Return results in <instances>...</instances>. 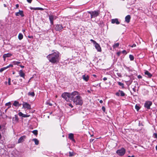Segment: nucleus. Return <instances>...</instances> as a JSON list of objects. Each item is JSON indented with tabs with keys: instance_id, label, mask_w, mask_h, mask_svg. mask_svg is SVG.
<instances>
[{
	"instance_id": "1",
	"label": "nucleus",
	"mask_w": 157,
	"mask_h": 157,
	"mask_svg": "<svg viewBox=\"0 0 157 157\" xmlns=\"http://www.w3.org/2000/svg\"><path fill=\"white\" fill-rule=\"evenodd\" d=\"M61 96L67 101L72 100L76 105H81L83 103L82 98L77 91H74L71 93L64 92L62 94Z\"/></svg>"
},
{
	"instance_id": "2",
	"label": "nucleus",
	"mask_w": 157,
	"mask_h": 157,
	"mask_svg": "<svg viewBox=\"0 0 157 157\" xmlns=\"http://www.w3.org/2000/svg\"><path fill=\"white\" fill-rule=\"evenodd\" d=\"M53 52L47 56V58L49 62L53 64L57 63L59 62L60 59V54L58 51H53Z\"/></svg>"
},
{
	"instance_id": "3",
	"label": "nucleus",
	"mask_w": 157,
	"mask_h": 157,
	"mask_svg": "<svg viewBox=\"0 0 157 157\" xmlns=\"http://www.w3.org/2000/svg\"><path fill=\"white\" fill-rule=\"evenodd\" d=\"M87 13L90 14L91 15V18H94L97 17L100 13L99 10H94V11H88Z\"/></svg>"
},
{
	"instance_id": "4",
	"label": "nucleus",
	"mask_w": 157,
	"mask_h": 157,
	"mask_svg": "<svg viewBox=\"0 0 157 157\" xmlns=\"http://www.w3.org/2000/svg\"><path fill=\"white\" fill-rule=\"evenodd\" d=\"M116 152L120 156H122L125 154V150L124 148H122L117 150Z\"/></svg>"
},
{
	"instance_id": "5",
	"label": "nucleus",
	"mask_w": 157,
	"mask_h": 157,
	"mask_svg": "<svg viewBox=\"0 0 157 157\" xmlns=\"http://www.w3.org/2000/svg\"><path fill=\"white\" fill-rule=\"evenodd\" d=\"M152 103L150 101H147L144 104L145 107L148 109H149L150 108V106L152 105Z\"/></svg>"
},
{
	"instance_id": "6",
	"label": "nucleus",
	"mask_w": 157,
	"mask_h": 157,
	"mask_svg": "<svg viewBox=\"0 0 157 157\" xmlns=\"http://www.w3.org/2000/svg\"><path fill=\"white\" fill-rule=\"evenodd\" d=\"M23 107L25 109H31L30 105L27 102H23Z\"/></svg>"
},
{
	"instance_id": "7",
	"label": "nucleus",
	"mask_w": 157,
	"mask_h": 157,
	"mask_svg": "<svg viewBox=\"0 0 157 157\" xmlns=\"http://www.w3.org/2000/svg\"><path fill=\"white\" fill-rule=\"evenodd\" d=\"M63 29V27L62 25H57L55 27V29L56 31H61Z\"/></svg>"
},
{
	"instance_id": "8",
	"label": "nucleus",
	"mask_w": 157,
	"mask_h": 157,
	"mask_svg": "<svg viewBox=\"0 0 157 157\" xmlns=\"http://www.w3.org/2000/svg\"><path fill=\"white\" fill-rule=\"evenodd\" d=\"M56 16H54L52 15H50L49 16V19L50 21V23L52 25L53 24V21L54 19H56Z\"/></svg>"
},
{
	"instance_id": "9",
	"label": "nucleus",
	"mask_w": 157,
	"mask_h": 157,
	"mask_svg": "<svg viewBox=\"0 0 157 157\" xmlns=\"http://www.w3.org/2000/svg\"><path fill=\"white\" fill-rule=\"evenodd\" d=\"M26 136H21L18 140L17 143L19 144L21 143L24 141V139L26 138Z\"/></svg>"
},
{
	"instance_id": "10",
	"label": "nucleus",
	"mask_w": 157,
	"mask_h": 157,
	"mask_svg": "<svg viewBox=\"0 0 157 157\" xmlns=\"http://www.w3.org/2000/svg\"><path fill=\"white\" fill-rule=\"evenodd\" d=\"M95 47L98 51L100 52L101 51V48L100 45L97 42L94 44Z\"/></svg>"
},
{
	"instance_id": "11",
	"label": "nucleus",
	"mask_w": 157,
	"mask_h": 157,
	"mask_svg": "<svg viewBox=\"0 0 157 157\" xmlns=\"http://www.w3.org/2000/svg\"><path fill=\"white\" fill-rule=\"evenodd\" d=\"M15 15L17 16H18L19 15H20L22 17L24 16V14L23 13V11L20 10H19V12L16 13Z\"/></svg>"
},
{
	"instance_id": "12",
	"label": "nucleus",
	"mask_w": 157,
	"mask_h": 157,
	"mask_svg": "<svg viewBox=\"0 0 157 157\" xmlns=\"http://www.w3.org/2000/svg\"><path fill=\"white\" fill-rule=\"evenodd\" d=\"M111 23L112 24L116 23L117 25L120 24V22L118 21V19L117 18L112 19L111 20Z\"/></svg>"
},
{
	"instance_id": "13",
	"label": "nucleus",
	"mask_w": 157,
	"mask_h": 157,
	"mask_svg": "<svg viewBox=\"0 0 157 157\" xmlns=\"http://www.w3.org/2000/svg\"><path fill=\"white\" fill-rule=\"evenodd\" d=\"M12 55V54L11 53H8L7 54H5L3 55V57L4 59V61L5 60L6 58L9 57H10Z\"/></svg>"
},
{
	"instance_id": "14",
	"label": "nucleus",
	"mask_w": 157,
	"mask_h": 157,
	"mask_svg": "<svg viewBox=\"0 0 157 157\" xmlns=\"http://www.w3.org/2000/svg\"><path fill=\"white\" fill-rule=\"evenodd\" d=\"M131 17L130 15H128L125 17V21L128 23L130 22Z\"/></svg>"
},
{
	"instance_id": "15",
	"label": "nucleus",
	"mask_w": 157,
	"mask_h": 157,
	"mask_svg": "<svg viewBox=\"0 0 157 157\" xmlns=\"http://www.w3.org/2000/svg\"><path fill=\"white\" fill-rule=\"evenodd\" d=\"M19 73L21 77H23L24 78H25V74L23 72V71L22 70H21L19 71Z\"/></svg>"
},
{
	"instance_id": "16",
	"label": "nucleus",
	"mask_w": 157,
	"mask_h": 157,
	"mask_svg": "<svg viewBox=\"0 0 157 157\" xmlns=\"http://www.w3.org/2000/svg\"><path fill=\"white\" fill-rule=\"evenodd\" d=\"M69 138L73 141H75V140L74 139V135L73 134L71 133L69 135Z\"/></svg>"
},
{
	"instance_id": "17",
	"label": "nucleus",
	"mask_w": 157,
	"mask_h": 157,
	"mask_svg": "<svg viewBox=\"0 0 157 157\" xmlns=\"http://www.w3.org/2000/svg\"><path fill=\"white\" fill-rule=\"evenodd\" d=\"M82 78L84 80L87 82L89 80V76L88 75L86 76L85 75H84L82 76Z\"/></svg>"
},
{
	"instance_id": "18",
	"label": "nucleus",
	"mask_w": 157,
	"mask_h": 157,
	"mask_svg": "<svg viewBox=\"0 0 157 157\" xmlns=\"http://www.w3.org/2000/svg\"><path fill=\"white\" fill-rule=\"evenodd\" d=\"M13 121L15 122H18V118L17 116V115H15L14 117H13Z\"/></svg>"
},
{
	"instance_id": "19",
	"label": "nucleus",
	"mask_w": 157,
	"mask_h": 157,
	"mask_svg": "<svg viewBox=\"0 0 157 157\" xmlns=\"http://www.w3.org/2000/svg\"><path fill=\"white\" fill-rule=\"evenodd\" d=\"M32 140L34 142L35 144L38 145L39 144V140L36 138L33 139Z\"/></svg>"
},
{
	"instance_id": "20",
	"label": "nucleus",
	"mask_w": 157,
	"mask_h": 157,
	"mask_svg": "<svg viewBox=\"0 0 157 157\" xmlns=\"http://www.w3.org/2000/svg\"><path fill=\"white\" fill-rule=\"evenodd\" d=\"M145 74L146 75H147L149 77H151L152 76V75H151V74L147 71H145Z\"/></svg>"
},
{
	"instance_id": "21",
	"label": "nucleus",
	"mask_w": 157,
	"mask_h": 157,
	"mask_svg": "<svg viewBox=\"0 0 157 157\" xmlns=\"http://www.w3.org/2000/svg\"><path fill=\"white\" fill-rule=\"evenodd\" d=\"M119 92L120 93V95L121 96L123 97L125 96V94L122 91L119 90Z\"/></svg>"
},
{
	"instance_id": "22",
	"label": "nucleus",
	"mask_w": 157,
	"mask_h": 157,
	"mask_svg": "<svg viewBox=\"0 0 157 157\" xmlns=\"http://www.w3.org/2000/svg\"><path fill=\"white\" fill-rule=\"evenodd\" d=\"M28 95L29 96H31L32 97H34L35 96V94L33 92H29L28 93Z\"/></svg>"
},
{
	"instance_id": "23",
	"label": "nucleus",
	"mask_w": 157,
	"mask_h": 157,
	"mask_svg": "<svg viewBox=\"0 0 157 157\" xmlns=\"http://www.w3.org/2000/svg\"><path fill=\"white\" fill-rule=\"evenodd\" d=\"M18 39L20 40L22 39L23 38V35L21 33H19L18 36Z\"/></svg>"
},
{
	"instance_id": "24",
	"label": "nucleus",
	"mask_w": 157,
	"mask_h": 157,
	"mask_svg": "<svg viewBox=\"0 0 157 157\" xmlns=\"http://www.w3.org/2000/svg\"><path fill=\"white\" fill-rule=\"evenodd\" d=\"M117 83L119 86H122V88H124V84L123 83L120 82H117Z\"/></svg>"
},
{
	"instance_id": "25",
	"label": "nucleus",
	"mask_w": 157,
	"mask_h": 157,
	"mask_svg": "<svg viewBox=\"0 0 157 157\" xmlns=\"http://www.w3.org/2000/svg\"><path fill=\"white\" fill-rule=\"evenodd\" d=\"M69 156L70 157L74 156L75 155V153L73 152H69Z\"/></svg>"
},
{
	"instance_id": "26",
	"label": "nucleus",
	"mask_w": 157,
	"mask_h": 157,
	"mask_svg": "<svg viewBox=\"0 0 157 157\" xmlns=\"http://www.w3.org/2000/svg\"><path fill=\"white\" fill-rule=\"evenodd\" d=\"M19 102L17 101H15L13 103V105L15 106H17L19 104Z\"/></svg>"
},
{
	"instance_id": "27",
	"label": "nucleus",
	"mask_w": 157,
	"mask_h": 157,
	"mask_svg": "<svg viewBox=\"0 0 157 157\" xmlns=\"http://www.w3.org/2000/svg\"><path fill=\"white\" fill-rule=\"evenodd\" d=\"M119 45V43H117L115 44L113 46V48H115L118 47Z\"/></svg>"
},
{
	"instance_id": "28",
	"label": "nucleus",
	"mask_w": 157,
	"mask_h": 157,
	"mask_svg": "<svg viewBox=\"0 0 157 157\" xmlns=\"http://www.w3.org/2000/svg\"><path fill=\"white\" fill-rule=\"evenodd\" d=\"M33 134L35 135H36L38 134V131L37 130H34L32 131Z\"/></svg>"
},
{
	"instance_id": "29",
	"label": "nucleus",
	"mask_w": 157,
	"mask_h": 157,
	"mask_svg": "<svg viewBox=\"0 0 157 157\" xmlns=\"http://www.w3.org/2000/svg\"><path fill=\"white\" fill-rule=\"evenodd\" d=\"M129 58L131 60H133L134 59V57L132 55H129Z\"/></svg>"
},
{
	"instance_id": "30",
	"label": "nucleus",
	"mask_w": 157,
	"mask_h": 157,
	"mask_svg": "<svg viewBox=\"0 0 157 157\" xmlns=\"http://www.w3.org/2000/svg\"><path fill=\"white\" fill-rule=\"evenodd\" d=\"M6 67H3L2 68H1L0 69V72H2V71H3L4 70H5V69H6Z\"/></svg>"
},
{
	"instance_id": "31",
	"label": "nucleus",
	"mask_w": 157,
	"mask_h": 157,
	"mask_svg": "<svg viewBox=\"0 0 157 157\" xmlns=\"http://www.w3.org/2000/svg\"><path fill=\"white\" fill-rule=\"evenodd\" d=\"M135 108L137 111H138L140 109V107L139 106L136 105L135 106Z\"/></svg>"
},
{
	"instance_id": "32",
	"label": "nucleus",
	"mask_w": 157,
	"mask_h": 157,
	"mask_svg": "<svg viewBox=\"0 0 157 157\" xmlns=\"http://www.w3.org/2000/svg\"><path fill=\"white\" fill-rule=\"evenodd\" d=\"M30 9L31 10H39V7H37V8H33V7H31Z\"/></svg>"
},
{
	"instance_id": "33",
	"label": "nucleus",
	"mask_w": 157,
	"mask_h": 157,
	"mask_svg": "<svg viewBox=\"0 0 157 157\" xmlns=\"http://www.w3.org/2000/svg\"><path fill=\"white\" fill-rule=\"evenodd\" d=\"M14 64H16L17 65H18L19 63H20V62H17V61H14L13 62Z\"/></svg>"
},
{
	"instance_id": "34",
	"label": "nucleus",
	"mask_w": 157,
	"mask_h": 157,
	"mask_svg": "<svg viewBox=\"0 0 157 157\" xmlns=\"http://www.w3.org/2000/svg\"><path fill=\"white\" fill-rule=\"evenodd\" d=\"M30 116L29 115H27V114H24L23 116H22V117H29Z\"/></svg>"
},
{
	"instance_id": "35",
	"label": "nucleus",
	"mask_w": 157,
	"mask_h": 157,
	"mask_svg": "<svg viewBox=\"0 0 157 157\" xmlns=\"http://www.w3.org/2000/svg\"><path fill=\"white\" fill-rule=\"evenodd\" d=\"M153 137L155 138H157V134L156 133H154L153 134Z\"/></svg>"
},
{
	"instance_id": "36",
	"label": "nucleus",
	"mask_w": 157,
	"mask_h": 157,
	"mask_svg": "<svg viewBox=\"0 0 157 157\" xmlns=\"http://www.w3.org/2000/svg\"><path fill=\"white\" fill-rule=\"evenodd\" d=\"M18 115L20 116H21L22 117V116H23L24 114L22 113L21 112H20L18 113Z\"/></svg>"
},
{
	"instance_id": "37",
	"label": "nucleus",
	"mask_w": 157,
	"mask_h": 157,
	"mask_svg": "<svg viewBox=\"0 0 157 157\" xmlns=\"http://www.w3.org/2000/svg\"><path fill=\"white\" fill-rule=\"evenodd\" d=\"M11 105V103L10 102H9L7 103H6V105L10 106Z\"/></svg>"
},
{
	"instance_id": "38",
	"label": "nucleus",
	"mask_w": 157,
	"mask_h": 157,
	"mask_svg": "<svg viewBox=\"0 0 157 157\" xmlns=\"http://www.w3.org/2000/svg\"><path fill=\"white\" fill-rule=\"evenodd\" d=\"M10 80H11L10 78H8V84L9 85H11Z\"/></svg>"
},
{
	"instance_id": "39",
	"label": "nucleus",
	"mask_w": 157,
	"mask_h": 157,
	"mask_svg": "<svg viewBox=\"0 0 157 157\" xmlns=\"http://www.w3.org/2000/svg\"><path fill=\"white\" fill-rule=\"evenodd\" d=\"M67 105H68L69 106L71 107V108L73 107V106L70 103L67 104Z\"/></svg>"
},
{
	"instance_id": "40",
	"label": "nucleus",
	"mask_w": 157,
	"mask_h": 157,
	"mask_svg": "<svg viewBox=\"0 0 157 157\" xmlns=\"http://www.w3.org/2000/svg\"><path fill=\"white\" fill-rule=\"evenodd\" d=\"M116 95L118 96H120V93L119 91L118 92L116 93Z\"/></svg>"
},
{
	"instance_id": "41",
	"label": "nucleus",
	"mask_w": 157,
	"mask_h": 157,
	"mask_svg": "<svg viewBox=\"0 0 157 157\" xmlns=\"http://www.w3.org/2000/svg\"><path fill=\"white\" fill-rule=\"evenodd\" d=\"M90 41H91L94 44L96 43V42L95 41L92 39H91Z\"/></svg>"
},
{
	"instance_id": "42",
	"label": "nucleus",
	"mask_w": 157,
	"mask_h": 157,
	"mask_svg": "<svg viewBox=\"0 0 157 157\" xmlns=\"http://www.w3.org/2000/svg\"><path fill=\"white\" fill-rule=\"evenodd\" d=\"M122 53L125 54H126L127 53L126 51L125 50H123V51H122Z\"/></svg>"
},
{
	"instance_id": "43",
	"label": "nucleus",
	"mask_w": 157,
	"mask_h": 157,
	"mask_svg": "<svg viewBox=\"0 0 157 157\" xmlns=\"http://www.w3.org/2000/svg\"><path fill=\"white\" fill-rule=\"evenodd\" d=\"M102 109L104 112H105V108L104 106H103L102 107Z\"/></svg>"
},
{
	"instance_id": "44",
	"label": "nucleus",
	"mask_w": 157,
	"mask_h": 157,
	"mask_svg": "<svg viewBox=\"0 0 157 157\" xmlns=\"http://www.w3.org/2000/svg\"><path fill=\"white\" fill-rule=\"evenodd\" d=\"M117 76H119V77H121V73H117Z\"/></svg>"
},
{
	"instance_id": "45",
	"label": "nucleus",
	"mask_w": 157,
	"mask_h": 157,
	"mask_svg": "<svg viewBox=\"0 0 157 157\" xmlns=\"http://www.w3.org/2000/svg\"><path fill=\"white\" fill-rule=\"evenodd\" d=\"M13 67V65H12V64H10L9 66L6 67V68H8V67Z\"/></svg>"
},
{
	"instance_id": "46",
	"label": "nucleus",
	"mask_w": 157,
	"mask_h": 157,
	"mask_svg": "<svg viewBox=\"0 0 157 157\" xmlns=\"http://www.w3.org/2000/svg\"><path fill=\"white\" fill-rule=\"evenodd\" d=\"M121 52H117V54L118 56H119Z\"/></svg>"
},
{
	"instance_id": "47",
	"label": "nucleus",
	"mask_w": 157,
	"mask_h": 157,
	"mask_svg": "<svg viewBox=\"0 0 157 157\" xmlns=\"http://www.w3.org/2000/svg\"><path fill=\"white\" fill-rule=\"evenodd\" d=\"M138 78H142V77L141 75H140L138 76Z\"/></svg>"
},
{
	"instance_id": "48",
	"label": "nucleus",
	"mask_w": 157,
	"mask_h": 157,
	"mask_svg": "<svg viewBox=\"0 0 157 157\" xmlns=\"http://www.w3.org/2000/svg\"><path fill=\"white\" fill-rule=\"evenodd\" d=\"M46 103H47V104H48L50 106H52V103H51L48 102H47Z\"/></svg>"
},
{
	"instance_id": "49",
	"label": "nucleus",
	"mask_w": 157,
	"mask_h": 157,
	"mask_svg": "<svg viewBox=\"0 0 157 157\" xmlns=\"http://www.w3.org/2000/svg\"><path fill=\"white\" fill-rule=\"evenodd\" d=\"M32 0H27V1L29 3H31Z\"/></svg>"
},
{
	"instance_id": "50",
	"label": "nucleus",
	"mask_w": 157,
	"mask_h": 157,
	"mask_svg": "<svg viewBox=\"0 0 157 157\" xmlns=\"http://www.w3.org/2000/svg\"><path fill=\"white\" fill-rule=\"evenodd\" d=\"M103 79L104 81H105L107 80V79L106 77H104Z\"/></svg>"
},
{
	"instance_id": "51",
	"label": "nucleus",
	"mask_w": 157,
	"mask_h": 157,
	"mask_svg": "<svg viewBox=\"0 0 157 157\" xmlns=\"http://www.w3.org/2000/svg\"><path fill=\"white\" fill-rule=\"evenodd\" d=\"M16 8H18L19 7V5L18 4H16Z\"/></svg>"
},
{
	"instance_id": "52",
	"label": "nucleus",
	"mask_w": 157,
	"mask_h": 157,
	"mask_svg": "<svg viewBox=\"0 0 157 157\" xmlns=\"http://www.w3.org/2000/svg\"><path fill=\"white\" fill-rule=\"evenodd\" d=\"M46 9H43L42 8H40V10H45Z\"/></svg>"
},
{
	"instance_id": "53",
	"label": "nucleus",
	"mask_w": 157,
	"mask_h": 157,
	"mask_svg": "<svg viewBox=\"0 0 157 157\" xmlns=\"http://www.w3.org/2000/svg\"><path fill=\"white\" fill-rule=\"evenodd\" d=\"M99 102L100 103H102L103 102V101L102 100H101Z\"/></svg>"
},
{
	"instance_id": "54",
	"label": "nucleus",
	"mask_w": 157,
	"mask_h": 157,
	"mask_svg": "<svg viewBox=\"0 0 157 157\" xmlns=\"http://www.w3.org/2000/svg\"><path fill=\"white\" fill-rule=\"evenodd\" d=\"M136 46V44H133V45L131 46V47H132H132H135V46Z\"/></svg>"
},
{
	"instance_id": "55",
	"label": "nucleus",
	"mask_w": 157,
	"mask_h": 157,
	"mask_svg": "<svg viewBox=\"0 0 157 157\" xmlns=\"http://www.w3.org/2000/svg\"><path fill=\"white\" fill-rule=\"evenodd\" d=\"M33 36H29L28 37L30 38H32Z\"/></svg>"
},
{
	"instance_id": "56",
	"label": "nucleus",
	"mask_w": 157,
	"mask_h": 157,
	"mask_svg": "<svg viewBox=\"0 0 157 157\" xmlns=\"http://www.w3.org/2000/svg\"><path fill=\"white\" fill-rule=\"evenodd\" d=\"M93 75L94 77H96V75Z\"/></svg>"
},
{
	"instance_id": "57",
	"label": "nucleus",
	"mask_w": 157,
	"mask_h": 157,
	"mask_svg": "<svg viewBox=\"0 0 157 157\" xmlns=\"http://www.w3.org/2000/svg\"><path fill=\"white\" fill-rule=\"evenodd\" d=\"M20 66L22 68H24V66H22V65H21Z\"/></svg>"
},
{
	"instance_id": "58",
	"label": "nucleus",
	"mask_w": 157,
	"mask_h": 157,
	"mask_svg": "<svg viewBox=\"0 0 157 157\" xmlns=\"http://www.w3.org/2000/svg\"><path fill=\"white\" fill-rule=\"evenodd\" d=\"M128 157H134V156L133 155L132 156H128Z\"/></svg>"
},
{
	"instance_id": "59",
	"label": "nucleus",
	"mask_w": 157,
	"mask_h": 157,
	"mask_svg": "<svg viewBox=\"0 0 157 157\" xmlns=\"http://www.w3.org/2000/svg\"><path fill=\"white\" fill-rule=\"evenodd\" d=\"M4 5L5 7H6V4H4Z\"/></svg>"
},
{
	"instance_id": "60",
	"label": "nucleus",
	"mask_w": 157,
	"mask_h": 157,
	"mask_svg": "<svg viewBox=\"0 0 157 157\" xmlns=\"http://www.w3.org/2000/svg\"><path fill=\"white\" fill-rule=\"evenodd\" d=\"M156 149L157 150V145L155 147Z\"/></svg>"
},
{
	"instance_id": "61",
	"label": "nucleus",
	"mask_w": 157,
	"mask_h": 157,
	"mask_svg": "<svg viewBox=\"0 0 157 157\" xmlns=\"http://www.w3.org/2000/svg\"><path fill=\"white\" fill-rule=\"evenodd\" d=\"M133 90L134 91H135V88H133Z\"/></svg>"
},
{
	"instance_id": "62",
	"label": "nucleus",
	"mask_w": 157,
	"mask_h": 157,
	"mask_svg": "<svg viewBox=\"0 0 157 157\" xmlns=\"http://www.w3.org/2000/svg\"><path fill=\"white\" fill-rule=\"evenodd\" d=\"M15 74V72H13V74Z\"/></svg>"
},
{
	"instance_id": "63",
	"label": "nucleus",
	"mask_w": 157,
	"mask_h": 157,
	"mask_svg": "<svg viewBox=\"0 0 157 157\" xmlns=\"http://www.w3.org/2000/svg\"><path fill=\"white\" fill-rule=\"evenodd\" d=\"M1 128V126L0 125V129Z\"/></svg>"
},
{
	"instance_id": "64",
	"label": "nucleus",
	"mask_w": 157,
	"mask_h": 157,
	"mask_svg": "<svg viewBox=\"0 0 157 157\" xmlns=\"http://www.w3.org/2000/svg\"><path fill=\"white\" fill-rule=\"evenodd\" d=\"M57 95H56V98H57Z\"/></svg>"
}]
</instances>
